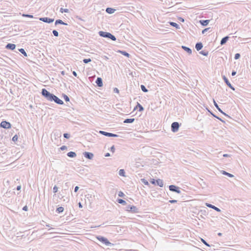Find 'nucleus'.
Listing matches in <instances>:
<instances>
[{
    "mask_svg": "<svg viewBox=\"0 0 251 251\" xmlns=\"http://www.w3.org/2000/svg\"><path fill=\"white\" fill-rule=\"evenodd\" d=\"M42 95L48 100L54 101L55 103L58 104H63V101L59 99L57 96H55L53 94L50 93L46 89L44 88L42 90Z\"/></svg>",
    "mask_w": 251,
    "mask_h": 251,
    "instance_id": "1",
    "label": "nucleus"
},
{
    "mask_svg": "<svg viewBox=\"0 0 251 251\" xmlns=\"http://www.w3.org/2000/svg\"><path fill=\"white\" fill-rule=\"evenodd\" d=\"M99 34L101 37L109 38L113 41H115L116 40V37L109 32L100 31H99Z\"/></svg>",
    "mask_w": 251,
    "mask_h": 251,
    "instance_id": "2",
    "label": "nucleus"
},
{
    "mask_svg": "<svg viewBox=\"0 0 251 251\" xmlns=\"http://www.w3.org/2000/svg\"><path fill=\"white\" fill-rule=\"evenodd\" d=\"M97 239L100 241L101 243L106 245V246H109L113 245L112 243H111L107 238L105 237H104L101 236H97L96 237Z\"/></svg>",
    "mask_w": 251,
    "mask_h": 251,
    "instance_id": "3",
    "label": "nucleus"
},
{
    "mask_svg": "<svg viewBox=\"0 0 251 251\" xmlns=\"http://www.w3.org/2000/svg\"><path fill=\"white\" fill-rule=\"evenodd\" d=\"M126 210L127 211L131 212L134 213H137L139 212L138 209L134 205H128L126 206Z\"/></svg>",
    "mask_w": 251,
    "mask_h": 251,
    "instance_id": "4",
    "label": "nucleus"
},
{
    "mask_svg": "<svg viewBox=\"0 0 251 251\" xmlns=\"http://www.w3.org/2000/svg\"><path fill=\"white\" fill-rule=\"evenodd\" d=\"M169 188L171 191L176 192L177 194L181 193L180 188L178 186L174 185H171L169 186Z\"/></svg>",
    "mask_w": 251,
    "mask_h": 251,
    "instance_id": "5",
    "label": "nucleus"
},
{
    "mask_svg": "<svg viewBox=\"0 0 251 251\" xmlns=\"http://www.w3.org/2000/svg\"><path fill=\"white\" fill-rule=\"evenodd\" d=\"M99 132L105 136H107V137H117L119 136L117 134H113V133H109V132H105V131H101V130H100L99 131Z\"/></svg>",
    "mask_w": 251,
    "mask_h": 251,
    "instance_id": "6",
    "label": "nucleus"
},
{
    "mask_svg": "<svg viewBox=\"0 0 251 251\" xmlns=\"http://www.w3.org/2000/svg\"><path fill=\"white\" fill-rule=\"evenodd\" d=\"M83 154L86 158L90 160H92L94 156L93 153L87 151L84 152Z\"/></svg>",
    "mask_w": 251,
    "mask_h": 251,
    "instance_id": "7",
    "label": "nucleus"
},
{
    "mask_svg": "<svg viewBox=\"0 0 251 251\" xmlns=\"http://www.w3.org/2000/svg\"><path fill=\"white\" fill-rule=\"evenodd\" d=\"M39 20L47 23H51L54 21V19L50 18L48 17L40 18Z\"/></svg>",
    "mask_w": 251,
    "mask_h": 251,
    "instance_id": "8",
    "label": "nucleus"
},
{
    "mask_svg": "<svg viewBox=\"0 0 251 251\" xmlns=\"http://www.w3.org/2000/svg\"><path fill=\"white\" fill-rule=\"evenodd\" d=\"M205 205H206V206H207V207H208L209 208H212L213 209H214L215 210H216L217 212H220L221 211V210L219 208L216 207L215 206H214V205H212L211 204H210V203H206Z\"/></svg>",
    "mask_w": 251,
    "mask_h": 251,
    "instance_id": "9",
    "label": "nucleus"
},
{
    "mask_svg": "<svg viewBox=\"0 0 251 251\" xmlns=\"http://www.w3.org/2000/svg\"><path fill=\"white\" fill-rule=\"evenodd\" d=\"M16 45L13 44L8 43L6 45L5 48L11 50H13L15 49Z\"/></svg>",
    "mask_w": 251,
    "mask_h": 251,
    "instance_id": "10",
    "label": "nucleus"
},
{
    "mask_svg": "<svg viewBox=\"0 0 251 251\" xmlns=\"http://www.w3.org/2000/svg\"><path fill=\"white\" fill-rule=\"evenodd\" d=\"M96 83L99 87H101L103 85L102 80L100 77H98L97 78Z\"/></svg>",
    "mask_w": 251,
    "mask_h": 251,
    "instance_id": "11",
    "label": "nucleus"
},
{
    "mask_svg": "<svg viewBox=\"0 0 251 251\" xmlns=\"http://www.w3.org/2000/svg\"><path fill=\"white\" fill-rule=\"evenodd\" d=\"M203 47L202 44L201 42L197 43L196 44L195 48L198 51L200 50Z\"/></svg>",
    "mask_w": 251,
    "mask_h": 251,
    "instance_id": "12",
    "label": "nucleus"
},
{
    "mask_svg": "<svg viewBox=\"0 0 251 251\" xmlns=\"http://www.w3.org/2000/svg\"><path fill=\"white\" fill-rule=\"evenodd\" d=\"M228 38L229 37L228 36H226L224 38H223L222 39V40H221V42H220V44L221 45H224L226 43V42L227 41V40H228Z\"/></svg>",
    "mask_w": 251,
    "mask_h": 251,
    "instance_id": "13",
    "label": "nucleus"
},
{
    "mask_svg": "<svg viewBox=\"0 0 251 251\" xmlns=\"http://www.w3.org/2000/svg\"><path fill=\"white\" fill-rule=\"evenodd\" d=\"M67 156L69 157L74 158L76 157V154L74 151H70L67 153Z\"/></svg>",
    "mask_w": 251,
    "mask_h": 251,
    "instance_id": "14",
    "label": "nucleus"
},
{
    "mask_svg": "<svg viewBox=\"0 0 251 251\" xmlns=\"http://www.w3.org/2000/svg\"><path fill=\"white\" fill-rule=\"evenodd\" d=\"M156 182L155 185H157L161 187H162L163 186V182L162 180L160 179H158L156 180Z\"/></svg>",
    "mask_w": 251,
    "mask_h": 251,
    "instance_id": "15",
    "label": "nucleus"
},
{
    "mask_svg": "<svg viewBox=\"0 0 251 251\" xmlns=\"http://www.w3.org/2000/svg\"><path fill=\"white\" fill-rule=\"evenodd\" d=\"M209 20H201L200 22L203 26H206L209 23Z\"/></svg>",
    "mask_w": 251,
    "mask_h": 251,
    "instance_id": "16",
    "label": "nucleus"
},
{
    "mask_svg": "<svg viewBox=\"0 0 251 251\" xmlns=\"http://www.w3.org/2000/svg\"><path fill=\"white\" fill-rule=\"evenodd\" d=\"M182 48L184 50H185L187 52H188L189 54H191L192 53V50L189 48L185 47V46H182Z\"/></svg>",
    "mask_w": 251,
    "mask_h": 251,
    "instance_id": "17",
    "label": "nucleus"
},
{
    "mask_svg": "<svg viewBox=\"0 0 251 251\" xmlns=\"http://www.w3.org/2000/svg\"><path fill=\"white\" fill-rule=\"evenodd\" d=\"M221 172L223 175L227 176L229 177H233L234 176L233 175H232L231 174H230L229 173H227V172H226L225 171H222Z\"/></svg>",
    "mask_w": 251,
    "mask_h": 251,
    "instance_id": "18",
    "label": "nucleus"
},
{
    "mask_svg": "<svg viewBox=\"0 0 251 251\" xmlns=\"http://www.w3.org/2000/svg\"><path fill=\"white\" fill-rule=\"evenodd\" d=\"M58 24H61V25H67V24L66 23H65L62 21V20L58 19L56 20L55 22V25H57Z\"/></svg>",
    "mask_w": 251,
    "mask_h": 251,
    "instance_id": "19",
    "label": "nucleus"
},
{
    "mask_svg": "<svg viewBox=\"0 0 251 251\" xmlns=\"http://www.w3.org/2000/svg\"><path fill=\"white\" fill-rule=\"evenodd\" d=\"M134 118H131V119H126V120H125L123 123H132L134 121Z\"/></svg>",
    "mask_w": 251,
    "mask_h": 251,
    "instance_id": "20",
    "label": "nucleus"
},
{
    "mask_svg": "<svg viewBox=\"0 0 251 251\" xmlns=\"http://www.w3.org/2000/svg\"><path fill=\"white\" fill-rule=\"evenodd\" d=\"M106 12H107L109 14H112L114 12L115 9L111 8H107L106 9Z\"/></svg>",
    "mask_w": 251,
    "mask_h": 251,
    "instance_id": "21",
    "label": "nucleus"
},
{
    "mask_svg": "<svg viewBox=\"0 0 251 251\" xmlns=\"http://www.w3.org/2000/svg\"><path fill=\"white\" fill-rule=\"evenodd\" d=\"M117 202L119 203H120L121 204H123V205H126V201L123 200V199H119L117 200Z\"/></svg>",
    "mask_w": 251,
    "mask_h": 251,
    "instance_id": "22",
    "label": "nucleus"
},
{
    "mask_svg": "<svg viewBox=\"0 0 251 251\" xmlns=\"http://www.w3.org/2000/svg\"><path fill=\"white\" fill-rule=\"evenodd\" d=\"M170 25H171L172 26H173L174 27H175L177 29H179L180 28L179 25L176 23L170 22Z\"/></svg>",
    "mask_w": 251,
    "mask_h": 251,
    "instance_id": "23",
    "label": "nucleus"
},
{
    "mask_svg": "<svg viewBox=\"0 0 251 251\" xmlns=\"http://www.w3.org/2000/svg\"><path fill=\"white\" fill-rule=\"evenodd\" d=\"M0 126H11L9 122L6 121H2L0 124Z\"/></svg>",
    "mask_w": 251,
    "mask_h": 251,
    "instance_id": "24",
    "label": "nucleus"
},
{
    "mask_svg": "<svg viewBox=\"0 0 251 251\" xmlns=\"http://www.w3.org/2000/svg\"><path fill=\"white\" fill-rule=\"evenodd\" d=\"M53 135L55 138L56 139V138H59L61 136V133L60 132H55L54 133Z\"/></svg>",
    "mask_w": 251,
    "mask_h": 251,
    "instance_id": "25",
    "label": "nucleus"
},
{
    "mask_svg": "<svg viewBox=\"0 0 251 251\" xmlns=\"http://www.w3.org/2000/svg\"><path fill=\"white\" fill-rule=\"evenodd\" d=\"M64 208L63 207L60 206V207L57 208V209L56 210V211L58 213H60L64 211Z\"/></svg>",
    "mask_w": 251,
    "mask_h": 251,
    "instance_id": "26",
    "label": "nucleus"
},
{
    "mask_svg": "<svg viewBox=\"0 0 251 251\" xmlns=\"http://www.w3.org/2000/svg\"><path fill=\"white\" fill-rule=\"evenodd\" d=\"M223 79H224L225 82L226 83V84L228 86H229L231 84V83L228 81V79L225 76H223Z\"/></svg>",
    "mask_w": 251,
    "mask_h": 251,
    "instance_id": "27",
    "label": "nucleus"
},
{
    "mask_svg": "<svg viewBox=\"0 0 251 251\" xmlns=\"http://www.w3.org/2000/svg\"><path fill=\"white\" fill-rule=\"evenodd\" d=\"M179 126H171L172 131L174 132H177L178 130Z\"/></svg>",
    "mask_w": 251,
    "mask_h": 251,
    "instance_id": "28",
    "label": "nucleus"
},
{
    "mask_svg": "<svg viewBox=\"0 0 251 251\" xmlns=\"http://www.w3.org/2000/svg\"><path fill=\"white\" fill-rule=\"evenodd\" d=\"M119 174L121 176H125V171L124 169H121L120 170L119 172Z\"/></svg>",
    "mask_w": 251,
    "mask_h": 251,
    "instance_id": "29",
    "label": "nucleus"
},
{
    "mask_svg": "<svg viewBox=\"0 0 251 251\" xmlns=\"http://www.w3.org/2000/svg\"><path fill=\"white\" fill-rule=\"evenodd\" d=\"M200 53L204 56H207L208 54V51L206 50H201L200 52Z\"/></svg>",
    "mask_w": 251,
    "mask_h": 251,
    "instance_id": "30",
    "label": "nucleus"
},
{
    "mask_svg": "<svg viewBox=\"0 0 251 251\" xmlns=\"http://www.w3.org/2000/svg\"><path fill=\"white\" fill-rule=\"evenodd\" d=\"M119 52L123 55L126 56V57H129V54L128 53H127V52H126V51H121L120 50Z\"/></svg>",
    "mask_w": 251,
    "mask_h": 251,
    "instance_id": "31",
    "label": "nucleus"
},
{
    "mask_svg": "<svg viewBox=\"0 0 251 251\" xmlns=\"http://www.w3.org/2000/svg\"><path fill=\"white\" fill-rule=\"evenodd\" d=\"M19 51L22 53L24 56H27V54L24 49H20L19 50Z\"/></svg>",
    "mask_w": 251,
    "mask_h": 251,
    "instance_id": "32",
    "label": "nucleus"
},
{
    "mask_svg": "<svg viewBox=\"0 0 251 251\" xmlns=\"http://www.w3.org/2000/svg\"><path fill=\"white\" fill-rule=\"evenodd\" d=\"M141 181L142 183H143L145 185H149V183L148 182V181L145 179V178H142L141 179Z\"/></svg>",
    "mask_w": 251,
    "mask_h": 251,
    "instance_id": "33",
    "label": "nucleus"
},
{
    "mask_svg": "<svg viewBox=\"0 0 251 251\" xmlns=\"http://www.w3.org/2000/svg\"><path fill=\"white\" fill-rule=\"evenodd\" d=\"M214 104L215 106V107L217 108V109L220 112H222V111L221 109L219 108L218 104L216 103V102L214 100H213Z\"/></svg>",
    "mask_w": 251,
    "mask_h": 251,
    "instance_id": "34",
    "label": "nucleus"
},
{
    "mask_svg": "<svg viewBox=\"0 0 251 251\" xmlns=\"http://www.w3.org/2000/svg\"><path fill=\"white\" fill-rule=\"evenodd\" d=\"M141 90L144 92H147L148 91V89L146 88V87L144 85H141Z\"/></svg>",
    "mask_w": 251,
    "mask_h": 251,
    "instance_id": "35",
    "label": "nucleus"
},
{
    "mask_svg": "<svg viewBox=\"0 0 251 251\" xmlns=\"http://www.w3.org/2000/svg\"><path fill=\"white\" fill-rule=\"evenodd\" d=\"M22 16L24 17H28V18H33V15H29V14H23Z\"/></svg>",
    "mask_w": 251,
    "mask_h": 251,
    "instance_id": "36",
    "label": "nucleus"
},
{
    "mask_svg": "<svg viewBox=\"0 0 251 251\" xmlns=\"http://www.w3.org/2000/svg\"><path fill=\"white\" fill-rule=\"evenodd\" d=\"M60 11L61 13H68L69 12V10L68 9H64L63 8H61L60 9Z\"/></svg>",
    "mask_w": 251,
    "mask_h": 251,
    "instance_id": "37",
    "label": "nucleus"
},
{
    "mask_svg": "<svg viewBox=\"0 0 251 251\" xmlns=\"http://www.w3.org/2000/svg\"><path fill=\"white\" fill-rule=\"evenodd\" d=\"M91 59L90 58H88V59H84L83 60V62L85 63V64H87V63H88L89 62H91Z\"/></svg>",
    "mask_w": 251,
    "mask_h": 251,
    "instance_id": "38",
    "label": "nucleus"
},
{
    "mask_svg": "<svg viewBox=\"0 0 251 251\" xmlns=\"http://www.w3.org/2000/svg\"><path fill=\"white\" fill-rule=\"evenodd\" d=\"M137 106H138V107L139 108V111H142L144 110L143 107L139 103H137Z\"/></svg>",
    "mask_w": 251,
    "mask_h": 251,
    "instance_id": "39",
    "label": "nucleus"
},
{
    "mask_svg": "<svg viewBox=\"0 0 251 251\" xmlns=\"http://www.w3.org/2000/svg\"><path fill=\"white\" fill-rule=\"evenodd\" d=\"M63 136L66 139H69L70 137V134L67 133H64Z\"/></svg>",
    "mask_w": 251,
    "mask_h": 251,
    "instance_id": "40",
    "label": "nucleus"
},
{
    "mask_svg": "<svg viewBox=\"0 0 251 251\" xmlns=\"http://www.w3.org/2000/svg\"><path fill=\"white\" fill-rule=\"evenodd\" d=\"M52 33L54 35V36H55L56 37H58V36L59 34H58V31L57 30H53L52 31Z\"/></svg>",
    "mask_w": 251,
    "mask_h": 251,
    "instance_id": "41",
    "label": "nucleus"
},
{
    "mask_svg": "<svg viewBox=\"0 0 251 251\" xmlns=\"http://www.w3.org/2000/svg\"><path fill=\"white\" fill-rule=\"evenodd\" d=\"M63 97H64V100L66 101H69L70 100L69 98L66 95H64Z\"/></svg>",
    "mask_w": 251,
    "mask_h": 251,
    "instance_id": "42",
    "label": "nucleus"
},
{
    "mask_svg": "<svg viewBox=\"0 0 251 251\" xmlns=\"http://www.w3.org/2000/svg\"><path fill=\"white\" fill-rule=\"evenodd\" d=\"M118 196L120 197H124L125 196V194L123 192L120 191L119 192Z\"/></svg>",
    "mask_w": 251,
    "mask_h": 251,
    "instance_id": "43",
    "label": "nucleus"
},
{
    "mask_svg": "<svg viewBox=\"0 0 251 251\" xmlns=\"http://www.w3.org/2000/svg\"><path fill=\"white\" fill-rule=\"evenodd\" d=\"M58 191V187L55 185L53 188V192L54 193H56Z\"/></svg>",
    "mask_w": 251,
    "mask_h": 251,
    "instance_id": "44",
    "label": "nucleus"
},
{
    "mask_svg": "<svg viewBox=\"0 0 251 251\" xmlns=\"http://www.w3.org/2000/svg\"><path fill=\"white\" fill-rule=\"evenodd\" d=\"M201 242L204 244L206 246H208V247H210V245L209 244H208L204 239H201Z\"/></svg>",
    "mask_w": 251,
    "mask_h": 251,
    "instance_id": "45",
    "label": "nucleus"
},
{
    "mask_svg": "<svg viewBox=\"0 0 251 251\" xmlns=\"http://www.w3.org/2000/svg\"><path fill=\"white\" fill-rule=\"evenodd\" d=\"M240 54L239 53H237L235 54L234 58H235V59H238L240 58Z\"/></svg>",
    "mask_w": 251,
    "mask_h": 251,
    "instance_id": "46",
    "label": "nucleus"
},
{
    "mask_svg": "<svg viewBox=\"0 0 251 251\" xmlns=\"http://www.w3.org/2000/svg\"><path fill=\"white\" fill-rule=\"evenodd\" d=\"M18 140V136L17 135H15L12 138V140L14 141V142H15L16 141H17Z\"/></svg>",
    "mask_w": 251,
    "mask_h": 251,
    "instance_id": "47",
    "label": "nucleus"
},
{
    "mask_svg": "<svg viewBox=\"0 0 251 251\" xmlns=\"http://www.w3.org/2000/svg\"><path fill=\"white\" fill-rule=\"evenodd\" d=\"M156 180H155V179H154L152 178V179H151V181H150V182H151V184L155 185V184H156Z\"/></svg>",
    "mask_w": 251,
    "mask_h": 251,
    "instance_id": "48",
    "label": "nucleus"
},
{
    "mask_svg": "<svg viewBox=\"0 0 251 251\" xmlns=\"http://www.w3.org/2000/svg\"><path fill=\"white\" fill-rule=\"evenodd\" d=\"M110 151H112L113 153L115 152V147L114 145H113L111 148H110Z\"/></svg>",
    "mask_w": 251,
    "mask_h": 251,
    "instance_id": "49",
    "label": "nucleus"
},
{
    "mask_svg": "<svg viewBox=\"0 0 251 251\" xmlns=\"http://www.w3.org/2000/svg\"><path fill=\"white\" fill-rule=\"evenodd\" d=\"M210 29L209 27L208 28H205L202 31V34H204L205 33H206L209 29Z\"/></svg>",
    "mask_w": 251,
    "mask_h": 251,
    "instance_id": "50",
    "label": "nucleus"
},
{
    "mask_svg": "<svg viewBox=\"0 0 251 251\" xmlns=\"http://www.w3.org/2000/svg\"><path fill=\"white\" fill-rule=\"evenodd\" d=\"M67 149V147L66 146H62L61 147H60V149L62 151H64L65 150H66Z\"/></svg>",
    "mask_w": 251,
    "mask_h": 251,
    "instance_id": "51",
    "label": "nucleus"
},
{
    "mask_svg": "<svg viewBox=\"0 0 251 251\" xmlns=\"http://www.w3.org/2000/svg\"><path fill=\"white\" fill-rule=\"evenodd\" d=\"M177 201L176 200H170L169 201V202L170 203H176L177 202Z\"/></svg>",
    "mask_w": 251,
    "mask_h": 251,
    "instance_id": "52",
    "label": "nucleus"
},
{
    "mask_svg": "<svg viewBox=\"0 0 251 251\" xmlns=\"http://www.w3.org/2000/svg\"><path fill=\"white\" fill-rule=\"evenodd\" d=\"M23 210L25 211H27L28 210V207L26 205H25L23 207Z\"/></svg>",
    "mask_w": 251,
    "mask_h": 251,
    "instance_id": "53",
    "label": "nucleus"
},
{
    "mask_svg": "<svg viewBox=\"0 0 251 251\" xmlns=\"http://www.w3.org/2000/svg\"><path fill=\"white\" fill-rule=\"evenodd\" d=\"M171 126H179V123L178 122H174L172 124Z\"/></svg>",
    "mask_w": 251,
    "mask_h": 251,
    "instance_id": "54",
    "label": "nucleus"
},
{
    "mask_svg": "<svg viewBox=\"0 0 251 251\" xmlns=\"http://www.w3.org/2000/svg\"><path fill=\"white\" fill-rule=\"evenodd\" d=\"M78 189H79V187L77 186H75V188L74 192H77Z\"/></svg>",
    "mask_w": 251,
    "mask_h": 251,
    "instance_id": "55",
    "label": "nucleus"
},
{
    "mask_svg": "<svg viewBox=\"0 0 251 251\" xmlns=\"http://www.w3.org/2000/svg\"><path fill=\"white\" fill-rule=\"evenodd\" d=\"M236 72L235 71H233L232 72L231 75L232 76H234L236 75Z\"/></svg>",
    "mask_w": 251,
    "mask_h": 251,
    "instance_id": "56",
    "label": "nucleus"
},
{
    "mask_svg": "<svg viewBox=\"0 0 251 251\" xmlns=\"http://www.w3.org/2000/svg\"><path fill=\"white\" fill-rule=\"evenodd\" d=\"M114 91L116 93H119V90L117 88H115Z\"/></svg>",
    "mask_w": 251,
    "mask_h": 251,
    "instance_id": "57",
    "label": "nucleus"
},
{
    "mask_svg": "<svg viewBox=\"0 0 251 251\" xmlns=\"http://www.w3.org/2000/svg\"><path fill=\"white\" fill-rule=\"evenodd\" d=\"M228 87H229L230 88H231L232 90H235L234 88L232 86V85H231V84H230L229 86H228Z\"/></svg>",
    "mask_w": 251,
    "mask_h": 251,
    "instance_id": "58",
    "label": "nucleus"
},
{
    "mask_svg": "<svg viewBox=\"0 0 251 251\" xmlns=\"http://www.w3.org/2000/svg\"><path fill=\"white\" fill-rule=\"evenodd\" d=\"M2 127L5 128V129H9L12 126H1Z\"/></svg>",
    "mask_w": 251,
    "mask_h": 251,
    "instance_id": "59",
    "label": "nucleus"
},
{
    "mask_svg": "<svg viewBox=\"0 0 251 251\" xmlns=\"http://www.w3.org/2000/svg\"><path fill=\"white\" fill-rule=\"evenodd\" d=\"M16 189H17V190H20L21 189V186H20V185L18 186L17 187Z\"/></svg>",
    "mask_w": 251,
    "mask_h": 251,
    "instance_id": "60",
    "label": "nucleus"
},
{
    "mask_svg": "<svg viewBox=\"0 0 251 251\" xmlns=\"http://www.w3.org/2000/svg\"><path fill=\"white\" fill-rule=\"evenodd\" d=\"M110 156V154L109 153H106L105 154V157H109Z\"/></svg>",
    "mask_w": 251,
    "mask_h": 251,
    "instance_id": "61",
    "label": "nucleus"
},
{
    "mask_svg": "<svg viewBox=\"0 0 251 251\" xmlns=\"http://www.w3.org/2000/svg\"><path fill=\"white\" fill-rule=\"evenodd\" d=\"M73 75H74V76H77V74H76V73L75 71H74V72H73Z\"/></svg>",
    "mask_w": 251,
    "mask_h": 251,
    "instance_id": "62",
    "label": "nucleus"
},
{
    "mask_svg": "<svg viewBox=\"0 0 251 251\" xmlns=\"http://www.w3.org/2000/svg\"><path fill=\"white\" fill-rule=\"evenodd\" d=\"M78 206H79V208H82V205L81 203V202H79L78 203Z\"/></svg>",
    "mask_w": 251,
    "mask_h": 251,
    "instance_id": "63",
    "label": "nucleus"
},
{
    "mask_svg": "<svg viewBox=\"0 0 251 251\" xmlns=\"http://www.w3.org/2000/svg\"><path fill=\"white\" fill-rule=\"evenodd\" d=\"M179 20H180V21H181L182 22H184V20L182 18H180Z\"/></svg>",
    "mask_w": 251,
    "mask_h": 251,
    "instance_id": "64",
    "label": "nucleus"
}]
</instances>
